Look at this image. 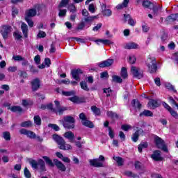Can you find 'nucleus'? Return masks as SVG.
Listing matches in <instances>:
<instances>
[{
	"label": "nucleus",
	"mask_w": 178,
	"mask_h": 178,
	"mask_svg": "<svg viewBox=\"0 0 178 178\" xmlns=\"http://www.w3.org/2000/svg\"><path fill=\"white\" fill-rule=\"evenodd\" d=\"M71 74L74 80L76 81H80V75L83 74V71L81 70H73L71 72Z\"/></svg>",
	"instance_id": "obj_12"
},
{
	"label": "nucleus",
	"mask_w": 178,
	"mask_h": 178,
	"mask_svg": "<svg viewBox=\"0 0 178 178\" xmlns=\"http://www.w3.org/2000/svg\"><path fill=\"white\" fill-rule=\"evenodd\" d=\"M170 113L173 116V118H175V119H178L177 112L175 111L172 108H171Z\"/></svg>",
	"instance_id": "obj_60"
},
{
	"label": "nucleus",
	"mask_w": 178,
	"mask_h": 178,
	"mask_svg": "<svg viewBox=\"0 0 178 178\" xmlns=\"http://www.w3.org/2000/svg\"><path fill=\"white\" fill-rule=\"evenodd\" d=\"M143 6H144V8H151V6L152 7H153L154 6V3H152L151 1H144L143 2Z\"/></svg>",
	"instance_id": "obj_39"
},
{
	"label": "nucleus",
	"mask_w": 178,
	"mask_h": 178,
	"mask_svg": "<svg viewBox=\"0 0 178 178\" xmlns=\"http://www.w3.org/2000/svg\"><path fill=\"white\" fill-rule=\"evenodd\" d=\"M44 161L46 162V163L47 165H49V166H51L54 167V163L52 162V160H51V159H49V157L47 156H42Z\"/></svg>",
	"instance_id": "obj_35"
},
{
	"label": "nucleus",
	"mask_w": 178,
	"mask_h": 178,
	"mask_svg": "<svg viewBox=\"0 0 178 178\" xmlns=\"http://www.w3.org/2000/svg\"><path fill=\"white\" fill-rule=\"evenodd\" d=\"M48 127H51V129H53L55 131H59L60 130L59 127L55 124H49Z\"/></svg>",
	"instance_id": "obj_47"
},
{
	"label": "nucleus",
	"mask_w": 178,
	"mask_h": 178,
	"mask_svg": "<svg viewBox=\"0 0 178 178\" xmlns=\"http://www.w3.org/2000/svg\"><path fill=\"white\" fill-rule=\"evenodd\" d=\"M121 129L124 130V131H129L131 129V126L124 124V125H122Z\"/></svg>",
	"instance_id": "obj_55"
},
{
	"label": "nucleus",
	"mask_w": 178,
	"mask_h": 178,
	"mask_svg": "<svg viewBox=\"0 0 178 178\" xmlns=\"http://www.w3.org/2000/svg\"><path fill=\"white\" fill-rule=\"evenodd\" d=\"M104 92L106 94V97H111V95H112V90H111V88L104 89Z\"/></svg>",
	"instance_id": "obj_56"
},
{
	"label": "nucleus",
	"mask_w": 178,
	"mask_h": 178,
	"mask_svg": "<svg viewBox=\"0 0 178 178\" xmlns=\"http://www.w3.org/2000/svg\"><path fill=\"white\" fill-rule=\"evenodd\" d=\"M101 9L103 16H112V10L111 9H106V4L101 3Z\"/></svg>",
	"instance_id": "obj_13"
},
{
	"label": "nucleus",
	"mask_w": 178,
	"mask_h": 178,
	"mask_svg": "<svg viewBox=\"0 0 178 178\" xmlns=\"http://www.w3.org/2000/svg\"><path fill=\"white\" fill-rule=\"evenodd\" d=\"M113 59H108L101 63H99V67H109V66H112L113 65Z\"/></svg>",
	"instance_id": "obj_14"
},
{
	"label": "nucleus",
	"mask_w": 178,
	"mask_h": 178,
	"mask_svg": "<svg viewBox=\"0 0 178 178\" xmlns=\"http://www.w3.org/2000/svg\"><path fill=\"white\" fill-rule=\"evenodd\" d=\"M82 124H83V126H86V127H90V129H92V127H94V124H92V122H91V121L88 120H85L84 121H83Z\"/></svg>",
	"instance_id": "obj_33"
},
{
	"label": "nucleus",
	"mask_w": 178,
	"mask_h": 178,
	"mask_svg": "<svg viewBox=\"0 0 178 178\" xmlns=\"http://www.w3.org/2000/svg\"><path fill=\"white\" fill-rule=\"evenodd\" d=\"M155 144L159 149H162L164 152H168V147L165 145V142L159 136L154 138Z\"/></svg>",
	"instance_id": "obj_4"
},
{
	"label": "nucleus",
	"mask_w": 178,
	"mask_h": 178,
	"mask_svg": "<svg viewBox=\"0 0 178 178\" xmlns=\"http://www.w3.org/2000/svg\"><path fill=\"white\" fill-rule=\"evenodd\" d=\"M146 64L150 73H155L158 70V66L156 65V60L154 57L148 58L146 61Z\"/></svg>",
	"instance_id": "obj_2"
},
{
	"label": "nucleus",
	"mask_w": 178,
	"mask_h": 178,
	"mask_svg": "<svg viewBox=\"0 0 178 178\" xmlns=\"http://www.w3.org/2000/svg\"><path fill=\"white\" fill-rule=\"evenodd\" d=\"M53 140L57 143L60 149H63V151L72 149V145L67 144L63 138L59 136V135H53Z\"/></svg>",
	"instance_id": "obj_1"
},
{
	"label": "nucleus",
	"mask_w": 178,
	"mask_h": 178,
	"mask_svg": "<svg viewBox=\"0 0 178 178\" xmlns=\"http://www.w3.org/2000/svg\"><path fill=\"white\" fill-rule=\"evenodd\" d=\"M153 10V16H158L159 15V10H162L161 7L158 5H154L152 6Z\"/></svg>",
	"instance_id": "obj_24"
},
{
	"label": "nucleus",
	"mask_w": 178,
	"mask_h": 178,
	"mask_svg": "<svg viewBox=\"0 0 178 178\" xmlns=\"http://www.w3.org/2000/svg\"><path fill=\"white\" fill-rule=\"evenodd\" d=\"M178 18V14H172L170 16L167 17V22H176Z\"/></svg>",
	"instance_id": "obj_28"
},
{
	"label": "nucleus",
	"mask_w": 178,
	"mask_h": 178,
	"mask_svg": "<svg viewBox=\"0 0 178 178\" xmlns=\"http://www.w3.org/2000/svg\"><path fill=\"white\" fill-rule=\"evenodd\" d=\"M88 10L90 13H95V6L93 3H91L88 6Z\"/></svg>",
	"instance_id": "obj_51"
},
{
	"label": "nucleus",
	"mask_w": 178,
	"mask_h": 178,
	"mask_svg": "<svg viewBox=\"0 0 178 178\" xmlns=\"http://www.w3.org/2000/svg\"><path fill=\"white\" fill-rule=\"evenodd\" d=\"M9 111H11V112H18L20 113V112H23V108H22L19 106H14L8 108Z\"/></svg>",
	"instance_id": "obj_26"
},
{
	"label": "nucleus",
	"mask_w": 178,
	"mask_h": 178,
	"mask_svg": "<svg viewBox=\"0 0 178 178\" xmlns=\"http://www.w3.org/2000/svg\"><path fill=\"white\" fill-rule=\"evenodd\" d=\"M65 129H73L74 127V118L72 116H66L60 120Z\"/></svg>",
	"instance_id": "obj_3"
},
{
	"label": "nucleus",
	"mask_w": 178,
	"mask_h": 178,
	"mask_svg": "<svg viewBox=\"0 0 178 178\" xmlns=\"http://www.w3.org/2000/svg\"><path fill=\"white\" fill-rule=\"evenodd\" d=\"M30 72L33 74L38 73V69L34 67L33 65H30Z\"/></svg>",
	"instance_id": "obj_62"
},
{
	"label": "nucleus",
	"mask_w": 178,
	"mask_h": 178,
	"mask_svg": "<svg viewBox=\"0 0 178 178\" xmlns=\"http://www.w3.org/2000/svg\"><path fill=\"white\" fill-rule=\"evenodd\" d=\"M21 29L22 30L24 36L25 37V38H27V37H29V27L27 26V24H24V22H22Z\"/></svg>",
	"instance_id": "obj_20"
},
{
	"label": "nucleus",
	"mask_w": 178,
	"mask_h": 178,
	"mask_svg": "<svg viewBox=\"0 0 178 178\" xmlns=\"http://www.w3.org/2000/svg\"><path fill=\"white\" fill-rule=\"evenodd\" d=\"M152 158L154 161H163V158L161 156V151L156 150L152 154Z\"/></svg>",
	"instance_id": "obj_18"
},
{
	"label": "nucleus",
	"mask_w": 178,
	"mask_h": 178,
	"mask_svg": "<svg viewBox=\"0 0 178 178\" xmlns=\"http://www.w3.org/2000/svg\"><path fill=\"white\" fill-rule=\"evenodd\" d=\"M134 130H136V131L133 134L131 140L134 141V143H137V141H138V137H140V134H143L144 131L141 129V128L138 129V127H134Z\"/></svg>",
	"instance_id": "obj_10"
},
{
	"label": "nucleus",
	"mask_w": 178,
	"mask_h": 178,
	"mask_svg": "<svg viewBox=\"0 0 178 178\" xmlns=\"http://www.w3.org/2000/svg\"><path fill=\"white\" fill-rule=\"evenodd\" d=\"M12 31V26L4 25L1 26V34L4 40H6L9 35V33Z\"/></svg>",
	"instance_id": "obj_5"
},
{
	"label": "nucleus",
	"mask_w": 178,
	"mask_h": 178,
	"mask_svg": "<svg viewBox=\"0 0 178 178\" xmlns=\"http://www.w3.org/2000/svg\"><path fill=\"white\" fill-rule=\"evenodd\" d=\"M68 10H70L72 13H76V6H74V4H70L68 6Z\"/></svg>",
	"instance_id": "obj_50"
},
{
	"label": "nucleus",
	"mask_w": 178,
	"mask_h": 178,
	"mask_svg": "<svg viewBox=\"0 0 178 178\" xmlns=\"http://www.w3.org/2000/svg\"><path fill=\"white\" fill-rule=\"evenodd\" d=\"M121 77H122V79H127V70L126 69V67L122 68Z\"/></svg>",
	"instance_id": "obj_40"
},
{
	"label": "nucleus",
	"mask_w": 178,
	"mask_h": 178,
	"mask_svg": "<svg viewBox=\"0 0 178 178\" xmlns=\"http://www.w3.org/2000/svg\"><path fill=\"white\" fill-rule=\"evenodd\" d=\"M19 133L21 134H24V136H27V137H29V138L34 139L36 137L35 133L25 129H22L21 130H19Z\"/></svg>",
	"instance_id": "obj_11"
},
{
	"label": "nucleus",
	"mask_w": 178,
	"mask_h": 178,
	"mask_svg": "<svg viewBox=\"0 0 178 178\" xmlns=\"http://www.w3.org/2000/svg\"><path fill=\"white\" fill-rule=\"evenodd\" d=\"M30 164L31 165L32 168H33V169H37V168H38V162L35 161V160L31 161Z\"/></svg>",
	"instance_id": "obj_59"
},
{
	"label": "nucleus",
	"mask_w": 178,
	"mask_h": 178,
	"mask_svg": "<svg viewBox=\"0 0 178 178\" xmlns=\"http://www.w3.org/2000/svg\"><path fill=\"white\" fill-rule=\"evenodd\" d=\"M25 20L28 23L29 27H33V26H34V22H33L31 18L25 17Z\"/></svg>",
	"instance_id": "obj_54"
},
{
	"label": "nucleus",
	"mask_w": 178,
	"mask_h": 178,
	"mask_svg": "<svg viewBox=\"0 0 178 178\" xmlns=\"http://www.w3.org/2000/svg\"><path fill=\"white\" fill-rule=\"evenodd\" d=\"M66 13H67L66 9H60L58 13V16L60 17H65L66 16Z\"/></svg>",
	"instance_id": "obj_49"
},
{
	"label": "nucleus",
	"mask_w": 178,
	"mask_h": 178,
	"mask_svg": "<svg viewBox=\"0 0 178 178\" xmlns=\"http://www.w3.org/2000/svg\"><path fill=\"white\" fill-rule=\"evenodd\" d=\"M69 100L71 101L72 102H74V104H79V97L77 96L70 97Z\"/></svg>",
	"instance_id": "obj_48"
},
{
	"label": "nucleus",
	"mask_w": 178,
	"mask_h": 178,
	"mask_svg": "<svg viewBox=\"0 0 178 178\" xmlns=\"http://www.w3.org/2000/svg\"><path fill=\"white\" fill-rule=\"evenodd\" d=\"M113 159H114V161H115V162H117L118 166H123V163L124 161H123V159L122 157L114 156V157H113Z\"/></svg>",
	"instance_id": "obj_30"
},
{
	"label": "nucleus",
	"mask_w": 178,
	"mask_h": 178,
	"mask_svg": "<svg viewBox=\"0 0 178 178\" xmlns=\"http://www.w3.org/2000/svg\"><path fill=\"white\" fill-rule=\"evenodd\" d=\"M64 137L69 140L70 143H74V134L72 131L65 132Z\"/></svg>",
	"instance_id": "obj_19"
},
{
	"label": "nucleus",
	"mask_w": 178,
	"mask_h": 178,
	"mask_svg": "<svg viewBox=\"0 0 178 178\" xmlns=\"http://www.w3.org/2000/svg\"><path fill=\"white\" fill-rule=\"evenodd\" d=\"M112 79H113V81H114L115 83H122L123 81L122 78H120V76L118 75L113 76Z\"/></svg>",
	"instance_id": "obj_42"
},
{
	"label": "nucleus",
	"mask_w": 178,
	"mask_h": 178,
	"mask_svg": "<svg viewBox=\"0 0 178 178\" xmlns=\"http://www.w3.org/2000/svg\"><path fill=\"white\" fill-rule=\"evenodd\" d=\"M86 24L84 22H81L78 24V26L76 27V30H83L84 29Z\"/></svg>",
	"instance_id": "obj_64"
},
{
	"label": "nucleus",
	"mask_w": 178,
	"mask_h": 178,
	"mask_svg": "<svg viewBox=\"0 0 178 178\" xmlns=\"http://www.w3.org/2000/svg\"><path fill=\"white\" fill-rule=\"evenodd\" d=\"M74 94L75 92L73 90L70 92L63 91V95H65V97H72V95H74Z\"/></svg>",
	"instance_id": "obj_52"
},
{
	"label": "nucleus",
	"mask_w": 178,
	"mask_h": 178,
	"mask_svg": "<svg viewBox=\"0 0 178 178\" xmlns=\"http://www.w3.org/2000/svg\"><path fill=\"white\" fill-rule=\"evenodd\" d=\"M131 73H132L134 77H136V79H141L143 77L141 70L137 67H131Z\"/></svg>",
	"instance_id": "obj_9"
},
{
	"label": "nucleus",
	"mask_w": 178,
	"mask_h": 178,
	"mask_svg": "<svg viewBox=\"0 0 178 178\" xmlns=\"http://www.w3.org/2000/svg\"><path fill=\"white\" fill-rule=\"evenodd\" d=\"M3 137L6 141L10 140V133L9 131H5L3 133Z\"/></svg>",
	"instance_id": "obj_43"
},
{
	"label": "nucleus",
	"mask_w": 178,
	"mask_h": 178,
	"mask_svg": "<svg viewBox=\"0 0 178 178\" xmlns=\"http://www.w3.org/2000/svg\"><path fill=\"white\" fill-rule=\"evenodd\" d=\"M38 165L40 166V169L42 172H45V162H44L42 159L38 160Z\"/></svg>",
	"instance_id": "obj_29"
},
{
	"label": "nucleus",
	"mask_w": 178,
	"mask_h": 178,
	"mask_svg": "<svg viewBox=\"0 0 178 178\" xmlns=\"http://www.w3.org/2000/svg\"><path fill=\"white\" fill-rule=\"evenodd\" d=\"M81 88L82 90H84V91H90V88H88V86H87V83L82 81L80 83Z\"/></svg>",
	"instance_id": "obj_41"
},
{
	"label": "nucleus",
	"mask_w": 178,
	"mask_h": 178,
	"mask_svg": "<svg viewBox=\"0 0 178 178\" xmlns=\"http://www.w3.org/2000/svg\"><path fill=\"white\" fill-rule=\"evenodd\" d=\"M124 19L126 22H128V24L130 26H135L136 22H134V19H131L130 17V15H124Z\"/></svg>",
	"instance_id": "obj_22"
},
{
	"label": "nucleus",
	"mask_w": 178,
	"mask_h": 178,
	"mask_svg": "<svg viewBox=\"0 0 178 178\" xmlns=\"http://www.w3.org/2000/svg\"><path fill=\"white\" fill-rule=\"evenodd\" d=\"M136 56L134 55H131V56H129V63H131V65L136 63Z\"/></svg>",
	"instance_id": "obj_57"
},
{
	"label": "nucleus",
	"mask_w": 178,
	"mask_h": 178,
	"mask_svg": "<svg viewBox=\"0 0 178 178\" xmlns=\"http://www.w3.org/2000/svg\"><path fill=\"white\" fill-rule=\"evenodd\" d=\"M13 36L15 37V40H20L22 38V33L19 31H15L13 33Z\"/></svg>",
	"instance_id": "obj_46"
},
{
	"label": "nucleus",
	"mask_w": 178,
	"mask_h": 178,
	"mask_svg": "<svg viewBox=\"0 0 178 178\" xmlns=\"http://www.w3.org/2000/svg\"><path fill=\"white\" fill-rule=\"evenodd\" d=\"M107 116H108V118H111V119H119V115L113 111H108Z\"/></svg>",
	"instance_id": "obj_34"
},
{
	"label": "nucleus",
	"mask_w": 178,
	"mask_h": 178,
	"mask_svg": "<svg viewBox=\"0 0 178 178\" xmlns=\"http://www.w3.org/2000/svg\"><path fill=\"white\" fill-rule=\"evenodd\" d=\"M24 173L25 177L31 178V173H30V170H29V169H27V168H25Z\"/></svg>",
	"instance_id": "obj_53"
},
{
	"label": "nucleus",
	"mask_w": 178,
	"mask_h": 178,
	"mask_svg": "<svg viewBox=\"0 0 178 178\" xmlns=\"http://www.w3.org/2000/svg\"><path fill=\"white\" fill-rule=\"evenodd\" d=\"M140 116H145L147 118H152L154 116V113H152L151 111L144 110L142 113H140Z\"/></svg>",
	"instance_id": "obj_25"
},
{
	"label": "nucleus",
	"mask_w": 178,
	"mask_h": 178,
	"mask_svg": "<svg viewBox=\"0 0 178 178\" xmlns=\"http://www.w3.org/2000/svg\"><path fill=\"white\" fill-rule=\"evenodd\" d=\"M54 104L56 106V108L53 110V112H54V113H57L58 115H63V112L67 110L66 107H61L60 103H59V102L57 100L54 101Z\"/></svg>",
	"instance_id": "obj_6"
},
{
	"label": "nucleus",
	"mask_w": 178,
	"mask_h": 178,
	"mask_svg": "<svg viewBox=\"0 0 178 178\" xmlns=\"http://www.w3.org/2000/svg\"><path fill=\"white\" fill-rule=\"evenodd\" d=\"M131 105L135 109H141V104L140 103V102L136 101V99L132 100Z\"/></svg>",
	"instance_id": "obj_27"
},
{
	"label": "nucleus",
	"mask_w": 178,
	"mask_h": 178,
	"mask_svg": "<svg viewBox=\"0 0 178 178\" xmlns=\"http://www.w3.org/2000/svg\"><path fill=\"white\" fill-rule=\"evenodd\" d=\"M54 163L59 170H60L61 172H66V166H65L62 162L59 161L57 159H54Z\"/></svg>",
	"instance_id": "obj_17"
},
{
	"label": "nucleus",
	"mask_w": 178,
	"mask_h": 178,
	"mask_svg": "<svg viewBox=\"0 0 178 178\" xmlns=\"http://www.w3.org/2000/svg\"><path fill=\"white\" fill-rule=\"evenodd\" d=\"M148 147V143L147 142H142L138 147L139 152H143V148H147Z\"/></svg>",
	"instance_id": "obj_31"
},
{
	"label": "nucleus",
	"mask_w": 178,
	"mask_h": 178,
	"mask_svg": "<svg viewBox=\"0 0 178 178\" xmlns=\"http://www.w3.org/2000/svg\"><path fill=\"white\" fill-rule=\"evenodd\" d=\"M31 86L32 90L38 91V90H40V87H41V80L38 78L34 79L31 81Z\"/></svg>",
	"instance_id": "obj_8"
},
{
	"label": "nucleus",
	"mask_w": 178,
	"mask_h": 178,
	"mask_svg": "<svg viewBox=\"0 0 178 178\" xmlns=\"http://www.w3.org/2000/svg\"><path fill=\"white\" fill-rule=\"evenodd\" d=\"M97 16H88L84 17V20L86 23H91L92 22H94L95 19H97Z\"/></svg>",
	"instance_id": "obj_32"
},
{
	"label": "nucleus",
	"mask_w": 178,
	"mask_h": 178,
	"mask_svg": "<svg viewBox=\"0 0 178 178\" xmlns=\"http://www.w3.org/2000/svg\"><path fill=\"white\" fill-rule=\"evenodd\" d=\"M13 59H14V60H16V61L24 60V58L22 57V56H19V55L14 56L13 57Z\"/></svg>",
	"instance_id": "obj_58"
},
{
	"label": "nucleus",
	"mask_w": 178,
	"mask_h": 178,
	"mask_svg": "<svg viewBox=\"0 0 178 178\" xmlns=\"http://www.w3.org/2000/svg\"><path fill=\"white\" fill-rule=\"evenodd\" d=\"M126 49H137L138 48V44L134 42L127 43L124 46Z\"/></svg>",
	"instance_id": "obj_21"
},
{
	"label": "nucleus",
	"mask_w": 178,
	"mask_h": 178,
	"mask_svg": "<svg viewBox=\"0 0 178 178\" xmlns=\"http://www.w3.org/2000/svg\"><path fill=\"white\" fill-rule=\"evenodd\" d=\"M20 126L21 127H31L33 126V122H31V121H25L22 122Z\"/></svg>",
	"instance_id": "obj_37"
},
{
	"label": "nucleus",
	"mask_w": 178,
	"mask_h": 178,
	"mask_svg": "<svg viewBox=\"0 0 178 178\" xmlns=\"http://www.w3.org/2000/svg\"><path fill=\"white\" fill-rule=\"evenodd\" d=\"M94 42L97 45H99V44H104V45H112V44H113V42H112L109 40L97 39V40H94Z\"/></svg>",
	"instance_id": "obj_16"
},
{
	"label": "nucleus",
	"mask_w": 178,
	"mask_h": 178,
	"mask_svg": "<svg viewBox=\"0 0 178 178\" xmlns=\"http://www.w3.org/2000/svg\"><path fill=\"white\" fill-rule=\"evenodd\" d=\"M89 162L90 165L95 166V168H104V163L100 162L99 159H98L90 160Z\"/></svg>",
	"instance_id": "obj_15"
},
{
	"label": "nucleus",
	"mask_w": 178,
	"mask_h": 178,
	"mask_svg": "<svg viewBox=\"0 0 178 178\" xmlns=\"http://www.w3.org/2000/svg\"><path fill=\"white\" fill-rule=\"evenodd\" d=\"M34 123L37 126H41V118L39 115H35L33 118Z\"/></svg>",
	"instance_id": "obj_36"
},
{
	"label": "nucleus",
	"mask_w": 178,
	"mask_h": 178,
	"mask_svg": "<svg viewBox=\"0 0 178 178\" xmlns=\"http://www.w3.org/2000/svg\"><path fill=\"white\" fill-rule=\"evenodd\" d=\"M165 87L168 90H170V91H173V92H177V90L175 89V86L170 83H166Z\"/></svg>",
	"instance_id": "obj_44"
},
{
	"label": "nucleus",
	"mask_w": 178,
	"mask_h": 178,
	"mask_svg": "<svg viewBox=\"0 0 178 178\" xmlns=\"http://www.w3.org/2000/svg\"><path fill=\"white\" fill-rule=\"evenodd\" d=\"M92 111L97 116L101 115V110L99 108H97V106H93L91 107Z\"/></svg>",
	"instance_id": "obj_38"
},
{
	"label": "nucleus",
	"mask_w": 178,
	"mask_h": 178,
	"mask_svg": "<svg viewBox=\"0 0 178 178\" xmlns=\"http://www.w3.org/2000/svg\"><path fill=\"white\" fill-rule=\"evenodd\" d=\"M101 27H102V23L97 24V26L93 27L92 31H98L99 30V29H101Z\"/></svg>",
	"instance_id": "obj_63"
},
{
	"label": "nucleus",
	"mask_w": 178,
	"mask_h": 178,
	"mask_svg": "<svg viewBox=\"0 0 178 178\" xmlns=\"http://www.w3.org/2000/svg\"><path fill=\"white\" fill-rule=\"evenodd\" d=\"M158 106H159V104H158V102L156 100L152 99L149 101L148 102L149 108L154 109L155 108H158Z\"/></svg>",
	"instance_id": "obj_23"
},
{
	"label": "nucleus",
	"mask_w": 178,
	"mask_h": 178,
	"mask_svg": "<svg viewBox=\"0 0 178 178\" xmlns=\"http://www.w3.org/2000/svg\"><path fill=\"white\" fill-rule=\"evenodd\" d=\"M40 9V5L35 6L34 8L27 10L25 13V17L31 18L37 15V10Z\"/></svg>",
	"instance_id": "obj_7"
},
{
	"label": "nucleus",
	"mask_w": 178,
	"mask_h": 178,
	"mask_svg": "<svg viewBox=\"0 0 178 178\" xmlns=\"http://www.w3.org/2000/svg\"><path fill=\"white\" fill-rule=\"evenodd\" d=\"M35 63L36 65H40V63L41 62V57H40V55H37L34 58Z\"/></svg>",
	"instance_id": "obj_61"
},
{
	"label": "nucleus",
	"mask_w": 178,
	"mask_h": 178,
	"mask_svg": "<svg viewBox=\"0 0 178 178\" xmlns=\"http://www.w3.org/2000/svg\"><path fill=\"white\" fill-rule=\"evenodd\" d=\"M70 0H62L60 4L58 5V8H65L66 7V5L69 3V1Z\"/></svg>",
	"instance_id": "obj_45"
}]
</instances>
